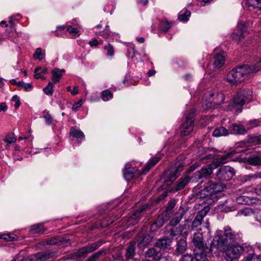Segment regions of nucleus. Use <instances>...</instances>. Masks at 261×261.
<instances>
[{"instance_id": "41", "label": "nucleus", "mask_w": 261, "mask_h": 261, "mask_svg": "<svg viewBox=\"0 0 261 261\" xmlns=\"http://www.w3.org/2000/svg\"><path fill=\"white\" fill-rule=\"evenodd\" d=\"M189 220L187 219L185 220V223L182 225H179L180 228H181V232L184 231V234L187 235L189 231H190V225H189Z\"/></svg>"}, {"instance_id": "17", "label": "nucleus", "mask_w": 261, "mask_h": 261, "mask_svg": "<svg viewBox=\"0 0 261 261\" xmlns=\"http://www.w3.org/2000/svg\"><path fill=\"white\" fill-rule=\"evenodd\" d=\"M136 242L133 241H132L127 244L125 254V257L126 260L135 259L134 257L136 254Z\"/></svg>"}, {"instance_id": "31", "label": "nucleus", "mask_w": 261, "mask_h": 261, "mask_svg": "<svg viewBox=\"0 0 261 261\" xmlns=\"http://www.w3.org/2000/svg\"><path fill=\"white\" fill-rule=\"evenodd\" d=\"M212 97L213 98V102L219 106L222 103H223L224 100V95L223 93L221 92L214 93L211 94Z\"/></svg>"}, {"instance_id": "55", "label": "nucleus", "mask_w": 261, "mask_h": 261, "mask_svg": "<svg viewBox=\"0 0 261 261\" xmlns=\"http://www.w3.org/2000/svg\"><path fill=\"white\" fill-rule=\"evenodd\" d=\"M12 100L14 101H15V104L14 105L15 108L16 109L18 108L20 105V102L19 97L17 96V95H14L12 97Z\"/></svg>"}, {"instance_id": "28", "label": "nucleus", "mask_w": 261, "mask_h": 261, "mask_svg": "<svg viewBox=\"0 0 261 261\" xmlns=\"http://www.w3.org/2000/svg\"><path fill=\"white\" fill-rule=\"evenodd\" d=\"M247 162L252 166L261 165V155L256 154L250 155L247 158Z\"/></svg>"}, {"instance_id": "30", "label": "nucleus", "mask_w": 261, "mask_h": 261, "mask_svg": "<svg viewBox=\"0 0 261 261\" xmlns=\"http://www.w3.org/2000/svg\"><path fill=\"white\" fill-rule=\"evenodd\" d=\"M65 72L64 69H60L59 68H55L52 71V81L55 84L59 82L60 79L62 77V72Z\"/></svg>"}, {"instance_id": "4", "label": "nucleus", "mask_w": 261, "mask_h": 261, "mask_svg": "<svg viewBox=\"0 0 261 261\" xmlns=\"http://www.w3.org/2000/svg\"><path fill=\"white\" fill-rule=\"evenodd\" d=\"M102 242L101 241L89 244L85 247L80 248L77 251L68 254L67 258L68 259H76L79 258L85 257L88 254L93 252L97 250L102 245Z\"/></svg>"}, {"instance_id": "47", "label": "nucleus", "mask_w": 261, "mask_h": 261, "mask_svg": "<svg viewBox=\"0 0 261 261\" xmlns=\"http://www.w3.org/2000/svg\"><path fill=\"white\" fill-rule=\"evenodd\" d=\"M104 49L107 51V55L109 56H113L114 54V49L113 46L109 44L104 47Z\"/></svg>"}, {"instance_id": "7", "label": "nucleus", "mask_w": 261, "mask_h": 261, "mask_svg": "<svg viewBox=\"0 0 261 261\" xmlns=\"http://www.w3.org/2000/svg\"><path fill=\"white\" fill-rule=\"evenodd\" d=\"M192 243L193 247H194V255L202 254V253L206 254L207 248L201 233L198 232L194 233L192 239Z\"/></svg>"}, {"instance_id": "2", "label": "nucleus", "mask_w": 261, "mask_h": 261, "mask_svg": "<svg viewBox=\"0 0 261 261\" xmlns=\"http://www.w3.org/2000/svg\"><path fill=\"white\" fill-rule=\"evenodd\" d=\"M236 239L237 236L235 232L227 226L224 228L223 235L215 237L213 241L211 244L210 250L211 252L225 250L227 246L232 245L236 241Z\"/></svg>"}, {"instance_id": "62", "label": "nucleus", "mask_w": 261, "mask_h": 261, "mask_svg": "<svg viewBox=\"0 0 261 261\" xmlns=\"http://www.w3.org/2000/svg\"><path fill=\"white\" fill-rule=\"evenodd\" d=\"M24 257L20 254L17 255L12 261H25Z\"/></svg>"}, {"instance_id": "43", "label": "nucleus", "mask_w": 261, "mask_h": 261, "mask_svg": "<svg viewBox=\"0 0 261 261\" xmlns=\"http://www.w3.org/2000/svg\"><path fill=\"white\" fill-rule=\"evenodd\" d=\"M54 84L53 83L49 82L48 85L43 88L44 92L48 95H51L54 92Z\"/></svg>"}, {"instance_id": "48", "label": "nucleus", "mask_w": 261, "mask_h": 261, "mask_svg": "<svg viewBox=\"0 0 261 261\" xmlns=\"http://www.w3.org/2000/svg\"><path fill=\"white\" fill-rule=\"evenodd\" d=\"M34 58L36 59L41 60L44 58V55L42 53L41 48H37L34 54Z\"/></svg>"}, {"instance_id": "21", "label": "nucleus", "mask_w": 261, "mask_h": 261, "mask_svg": "<svg viewBox=\"0 0 261 261\" xmlns=\"http://www.w3.org/2000/svg\"><path fill=\"white\" fill-rule=\"evenodd\" d=\"M167 215V213H163L159 215L156 220L153 222L152 225H155L157 228L162 227L165 222L168 221L170 218V216Z\"/></svg>"}, {"instance_id": "1", "label": "nucleus", "mask_w": 261, "mask_h": 261, "mask_svg": "<svg viewBox=\"0 0 261 261\" xmlns=\"http://www.w3.org/2000/svg\"><path fill=\"white\" fill-rule=\"evenodd\" d=\"M261 66L256 64L253 65L243 64L232 69L228 74L227 81L233 85H238L248 80L253 74L258 72Z\"/></svg>"}, {"instance_id": "37", "label": "nucleus", "mask_w": 261, "mask_h": 261, "mask_svg": "<svg viewBox=\"0 0 261 261\" xmlns=\"http://www.w3.org/2000/svg\"><path fill=\"white\" fill-rule=\"evenodd\" d=\"M70 134V135L77 139H82L85 137L83 133L81 130L74 127L71 129Z\"/></svg>"}, {"instance_id": "8", "label": "nucleus", "mask_w": 261, "mask_h": 261, "mask_svg": "<svg viewBox=\"0 0 261 261\" xmlns=\"http://www.w3.org/2000/svg\"><path fill=\"white\" fill-rule=\"evenodd\" d=\"M225 252V259L227 261H233L239 257L244 251V248L240 245H230L225 248V250H220Z\"/></svg>"}, {"instance_id": "51", "label": "nucleus", "mask_w": 261, "mask_h": 261, "mask_svg": "<svg viewBox=\"0 0 261 261\" xmlns=\"http://www.w3.org/2000/svg\"><path fill=\"white\" fill-rule=\"evenodd\" d=\"M249 137V141L251 143H257L261 144V135L258 136H248Z\"/></svg>"}, {"instance_id": "27", "label": "nucleus", "mask_w": 261, "mask_h": 261, "mask_svg": "<svg viewBox=\"0 0 261 261\" xmlns=\"http://www.w3.org/2000/svg\"><path fill=\"white\" fill-rule=\"evenodd\" d=\"M211 164L207 167H202L199 171L201 173L202 178H208L213 173V170L215 168Z\"/></svg>"}, {"instance_id": "61", "label": "nucleus", "mask_w": 261, "mask_h": 261, "mask_svg": "<svg viewBox=\"0 0 261 261\" xmlns=\"http://www.w3.org/2000/svg\"><path fill=\"white\" fill-rule=\"evenodd\" d=\"M3 24H5L6 27L9 26L12 28L13 26V22L12 20H10L9 23H7L6 21L3 20L0 22V25L2 26Z\"/></svg>"}, {"instance_id": "14", "label": "nucleus", "mask_w": 261, "mask_h": 261, "mask_svg": "<svg viewBox=\"0 0 261 261\" xmlns=\"http://www.w3.org/2000/svg\"><path fill=\"white\" fill-rule=\"evenodd\" d=\"M188 246L187 240L185 238H181L176 240L175 254L176 255L184 253L187 250Z\"/></svg>"}, {"instance_id": "38", "label": "nucleus", "mask_w": 261, "mask_h": 261, "mask_svg": "<svg viewBox=\"0 0 261 261\" xmlns=\"http://www.w3.org/2000/svg\"><path fill=\"white\" fill-rule=\"evenodd\" d=\"M135 169L134 168L125 169L123 172L124 178L127 180L133 179L135 174Z\"/></svg>"}, {"instance_id": "15", "label": "nucleus", "mask_w": 261, "mask_h": 261, "mask_svg": "<svg viewBox=\"0 0 261 261\" xmlns=\"http://www.w3.org/2000/svg\"><path fill=\"white\" fill-rule=\"evenodd\" d=\"M173 241L172 238L168 237H164L156 240L154 246L161 249H166L170 248Z\"/></svg>"}, {"instance_id": "42", "label": "nucleus", "mask_w": 261, "mask_h": 261, "mask_svg": "<svg viewBox=\"0 0 261 261\" xmlns=\"http://www.w3.org/2000/svg\"><path fill=\"white\" fill-rule=\"evenodd\" d=\"M245 261H261V255H256L254 253H250L245 257Z\"/></svg>"}, {"instance_id": "53", "label": "nucleus", "mask_w": 261, "mask_h": 261, "mask_svg": "<svg viewBox=\"0 0 261 261\" xmlns=\"http://www.w3.org/2000/svg\"><path fill=\"white\" fill-rule=\"evenodd\" d=\"M200 179H202V177L199 170L194 172L191 177V179H192L194 181H197Z\"/></svg>"}, {"instance_id": "16", "label": "nucleus", "mask_w": 261, "mask_h": 261, "mask_svg": "<svg viewBox=\"0 0 261 261\" xmlns=\"http://www.w3.org/2000/svg\"><path fill=\"white\" fill-rule=\"evenodd\" d=\"M206 214V211H201L196 216L190 225V231L197 230L202 223V221Z\"/></svg>"}, {"instance_id": "6", "label": "nucleus", "mask_w": 261, "mask_h": 261, "mask_svg": "<svg viewBox=\"0 0 261 261\" xmlns=\"http://www.w3.org/2000/svg\"><path fill=\"white\" fill-rule=\"evenodd\" d=\"M195 111L192 109L186 116L185 121L179 127V132L182 136L189 135L194 129V119Z\"/></svg>"}, {"instance_id": "57", "label": "nucleus", "mask_w": 261, "mask_h": 261, "mask_svg": "<svg viewBox=\"0 0 261 261\" xmlns=\"http://www.w3.org/2000/svg\"><path fill=\"white\" fill-rule=\"evenodd\" d=\"M237 201L238 203H240L242 204H246L247 203L248 201H245L244 196H240L238 197Z\"/></svg>"}, {"instance_id": "44", "label": "nucleus", "mask_w": 261, "mask_h": 261, "mask_svg": "<svg viewBox=\"0 0 261 261\" xmlns=\"http://www.w3.org/2000/svg\"><path fill=\"white\" fill-rule=\"evenodd\" d=\"M171 24L168 21L162 20L161 22L160 28L161 30L164 32H167L169 28L171 27Z\"/></svg>"}, {"instance_id": "40", "label": "nucleus", "mask_w": 261, "mask_h": 261, "mask_svg": "<svg viewBox=\"0 0 261 261\" xmlns=\"http://www.w3.org/2000/svg\"><path fill=\"white\" fill-rule=\"evenodd\" d=\"M101 97L103 101H108L113 98V93L108 89L103 90L101 93Z\"/></svg>"}, {"instance_id": "12", "label": "nucleus", "mask_w": 261, "mask_h": 261, "mask_svg": "<svg viewBox=\"0 0 261 261\" xmlns=\"http://www.w3.org/2000/svg\"><path fill=\"white\" fill-rule=\"evenodd\" d=\"M68 240L63 237L56 236L42 240L39 242V244L43 246L47 245H53L59 243L63 245H66L68 243Z\"/></svg>"}, {"instance_id": "54", "label": "nucleus", "mask_w": 261, "mask_h": 261, "mask_svg": "<svg viewBox=\"0 0 261 261\" xmlns=\"http://www.w3.org/2000/svg\"><path fill=\"white\" fill-rule=\"evenodd\" d=\"M44 118L45 120V122L48 125H50L53 122V118L51 116V115L47 113L44 116Z\"/></svg>"}, {"instance_id": "3", "label": "nucleus", "mask_w": 261, "mask_h": 261, "mask_svg": "<svg viewBox=\"0 0 261 261\" xmlns=\"http://www.w3.org/2000/svg\"><path fill=\"white\" fill-rule=\"evenodd\" d=\"M252 92L249 89L239 90L234 96L232 106L237 109L238 112H241V107L252 98Z\"/></svg>"}, {"instance_id": "18", "label": "nucleus", "mask_w": 261, "mask_h": 261, "mask_svg": "<svg viewBox=\"0 0 261 261\" xmlns=\"http://www.w3.org/2000/svg\"><path fill=\"white\" fill-rule=\"evenodd\" d=\"M144 256L145 257L152 258L154 260H159L162 258V253L154 248L151 247L144 252Z\"/></svg>"}, {"instance_id": "33", "label": "nucleus", "mask_w": 261, "mask_h": 261, "mask_svg": "<svg viewBox=\"0 0 261 261\" xmlns=\"http://www.w3.org/2000/svg\"><path fill=\"white\" fill-rule=\"evenodd\" d=\"M45 230L43 225L41 224H36L32 225L30 230L31 234L42 233Z\"/></svg>"}, {"instance_id": "46", "label": "nucleus", "mask_w": 261, "mask_h": 261, "mask_svg": "<svg viewBox=\"0 0 261 261\" xmlns=\"http://www.w3.org/2000/svg\"><path fill=\"white\" fill-rule=\"evenodd\" d=\"M17 239V237L16 236H13L12 234H3L2 235H0V239H3L7 241H13L16 240Z\"/></svg>"}, {"instance_id": "50", "label": "nucleus", "mask_w": 261, "mask_h": 261, "mask_svg": "<svg viewBox=\"0 0 261 261\" xmlns=\"http://www.w3.org/2000/svg\"><path fill=\"white\" fill-rule=\"evenodd\" d=\"M195 261H208L206 254L194 255Z\"/></svg>"}, {"instance_id": "58", "label": "nucleus", "mask_w": 261, "mask_h": 261, "mask_svg": "<svg viewBox=\"0 0 261 261\" xmlns=\"http://www.w3.org/2000/svg\"><path fill=\"white\" fill-rule=\"evenodd\" d=\"M82 105V100H80L76 103L74 104L72 107V110L76 111L77 109L80 107Z\"/></svg>"}, {"instance_id": "59", "label": "nucleus", "mask_w": 261, "mask_h": 261, "mask_svg": "<svg viewBox=\"0 0 261 261\" xmlns=\"http://www.w3.org/2000/svg\"><path fill=\"white\" fill-rule=\"evenodd\" d=\"M41 69V67H37L35 69V75H34V77L35 79H39L40 77H41V74H40V72H38V71H39Z\"/></svg>"}, {"instance_id": "35", "label": "nucleus", "mask_w": 261, "mask_h": 261, "mask_svg": "<svg viewBox=\"0 0 261 261\" xmlns=\"http://www.w3.org/2000/svg\"><path fill=\"white\" fill-rule=\"evenodd\" d=\"M228 130L223 126L216 128L213 132V135L215 137H221L228 135Z\"/></svg>"}, {"instance_id": "49", "label": "nucleus", "mask_w": 261, "mask_h": 261, "mask_svg": "<svg viewBox=\"0 0 261 261\" xmlns=\"http://www.w3.org/2000/svg\"><path fill=\"white\" fill-rule=\"evenodd\" d=\"M67 31L75 37H77L80 35L79 31L76 28H73L70 25L67 27Z\"/></svg>"}, {"instance_id": "52", "label": "nucleus", "mask_w": 261, "mask_h": 261, "mask_svg": "<svg viewBox=\"0 0 261 261\" xmlns=\"http://www.w3.org/2000/svg\"><path fill=\"white\" fill-rule=\"evenodd\" d=\"M179 261H194V257L189 254H185L181 256Z\"/></svg>"}, {"instance_id": "24", "label": "nucleus", "mask_w": 261, "mask_h": 261, "mask_svg": "<svg viewBox=\"0 0 261 261\" xmlns=\"http://www.w3.org/2000/svg\"><path fill=\"white\" fill-rule=\"evenodd\" d=\"M248 25V22H245L244 24L241 22H239L238 28L240 31V34H234L233 35V38L236 39L238 42H239L241 39L244 38L243 33L245 31Z\"/></svg>"}, {"instance_id": "34", "label": "nucleus", "mask_w": 261, "mask_h": 261, "mask_svg": "<svg viewBox=\"0 0 261 261\" xmlns=\"http://www.w3.org/2000/svg\"><path fill=\"white\" fill-rule=\"evenodd\" d=\"M184 215V212L182 211L181 212L177 214V215L172 218L170 220L169 226H176L179 222L181 221Z\"/></svg>"}, {"instance_id": "45", "label": "nucleus", "mask_w": 261, "mask_h": 261, "mask_svg": "<svg viewBox=\"0 0 261 261\" xmlns=\"http://www.w3.org/2000/svg\"><path fill=\"white\" fill-rule=\"evenodd\" d=\"M4 141L7 142L8 145L15 143L16 141V138L14 137V134L10 133L7 135Z\"/></svg>"}, {"instance_id": "19", "label": "nucleus", "mask_w": 261, "mask_h": 261, "mask_svg": "<svg viewBox=\"0 0 261 261\" xmlns=\"http://www.w3.org/2000/svg\"><path fill=\"white\" fill-rule=\"evenodd\" d=\"M246 4L252 8L257 15H261V0H246Z\"/></svg>"}, {"instance_id": "56", "label": "nucleus", "mask_w": 261, "mask_h": 261, "mask_svg": "<svg viewBox=\"0 0 261 261\" xmlns=\"http://www.w3.org/2000/svg\"><path fill=\"white\" fill-rule=\"evenodd\" d=\"M113 256L115 259L118 260L123 259V256L122 255L121 252H117L115 254H114Z\"/></svg>"}, {"instance_id": "13", "label": "nucleus", "mask_w": 261, "mask_h": 261, "mask_svg": "<svg viewBox=\"0 0 261 261\" xmlns=\"http://www.w3.org/2000/svg\"><path fill=\"white\" fill-rule=\"evenodd\" d=\"M153 237L150 234H143L137 241V246L139 248L143 249L149 245L153 241Z\"/></svg>"}, {"instance_id": "39", "label": "nucleus", "mask_w": 261, "mask_h": 261, "mask_svg": "<svg viewBox=\"0 0 261 261\" xmlns=\"http://www.w3.org/2000/svg\"><path fill=\"white\" fill-rule=\"evenodd\" d=\"M176 203V201L175 199H172L170 200L163 213H167V215H169L171 216L172 210L175 206Z\"/></svg>"}, {"instance_id": "11", "label": "nucleus", "mask_w": 261, "mask_h": 261, "mask_svg": "<svg viewBox=\"0 0 261 261\" xmlns=\"http://www.w3.org/2000/svg\"><path fill=\"white\" fill-rule=\"evenodd\" d=\"M55 253L50 251L38 252L30 255L25 261H45L55 255Z\"/></svg>"}, {"instance_id": "63", "label": "nucleus", "mask_w": 261, "mask_h": 261, "mask_svg": "<svg viewBox=\"0 0 261 261\" xmlns=\"http://www.w3.org/2000/svg\"><path fill=\"white\" fill-rule=\"evenodd\" d=\"M191 15V12L189 10H186L184 13H182V12H180L178 16H184V17H187L190 16Z\"/></svg>"}, {"instance_id": "23", "label": "nucleus", "mask_w": 261, "mask_h": 261, "mask_svg": "<svg viewBox=\"0 0 261 261\" xmlns=\"http://www.w3.org/2000/svg\"><path fill=\"white\" fill-rule=\"evenodd\" d=\"M232 153L229 152L225 155L220 157L219 158L215 159L213 160V163L211 164L214 168L215 169L218 166H222L227 162V160L231 156Z\"/></svg>"}, {"instance_id": "9", "label": "nucleus", "mask_w": 261, "mask_h": 261, "mask_svg": "<svg viewBox=\"0 0 261 261\" xmlns=\"http://www.w3.org/2000/svg\"><path fill=\"white\" fill-rule=\"evenodd\" d=\"M225 186L220 182L212 183L206 186L200 192V195L207 197L215 194L223 190Z\"/></svg>"}, {"instance_id": "5", "label": "nucleus", "mask_w": 261, "mask_h": 261, "mask_svg": "<svg viewBox=\"0 0 261 261\" xmlns=\"http://www.w3.org/2000/svg\"><path fill=\"white\" fill-rule=\"evenodd\" d=\"M182 170V166L179 163H175L171 165L164 173V184L162 186V189H166L178 176Z\"/></svg>"}, {"instance_id": "25", "label": "nucleus", "mask_w": 261, "mask_h": 261, "mask_svg": "<svg viewBox=\"0 0 261 261\" xmlns=\"http://www.w3.org/2000/svg\"><path fill=\"white\" fill-rule=\"evenodd\" d=\"M231 133L238 135H244L247 133V130L241 124H232L230 126Z\"/></svg>"}, {"instance_id": "60", "label": "nucleus", "mask_w": 261, "mask_h": 261, "mask_svg": "<svg viewBox=\"0 0 261 261\" xmlns=\"http://www.w3.org/2000/svg\"><path fill=\"white\" fill-rule=\"evenodd\" d=\"M23 88L25 91H31L33 88V85L31 83H25Z\"/></svg>"}, {"instance_id": "36", "label": "nucleus", "mask_w": 261, "mask_h": 261, "mask_svg": "<svg viewBox=\"0 0 261 261\" xmlns=\"http://www.w3.org/2000/svg\"><path fill=\"white\" fill-rule=\"evenodd\" d=\"M171 227L169 228L168 230V234L169 236L172 238L177 236L181 233V228L180 226L175 227V226H171Z\"/></svg>"}, {"instance_id": "64", "label": "nucleus", "mask_w": 261, "mask_h": 261, "mask_svg": "<svg viewBox=\"0 0 261 261\" xmlns=\"http://www.w3.org/2000/svg\"><path fill=\"white\" fill-rule=\"evenodd\" d=\"M98 42L97 39H94L92 41H89V44L91 47L96 46L98 45Z\"/></svg>"}, {"instance_id": "10", "label": "nucleus", "mask_w": 261, "mask_h": 261, "mask_svg": "<svg viewBox=\"0 0 261 261\" xmlns=\"http://www.w3.org/2000/svg\"><path fill=\"white\" fill-rule=\"evenodd\" d=\"M234 169L229 166L221 168L217 173V178L221 180H229L234 175Z\"/></svg>"}, {"instance_id": "26", "label": "nucleus", "mask_w": 261, "mask_h": 261, "mask_svg": "<svg viewBox=\"0 0 261 261\" xmlns=\"http://www.w3.org/2000/svg\"><path fill=\"white\" fill-rule=\"evenodd\" d=\"M147 207V205H143L137 210L135 211L130 217L129 221L134 220V223H137L141 217V213L144 212Z\"/></svg>"}, {"instance_id": "20", "label": "nucleus", "mask_w": 261, "mask_h": 261, "mask_svg": "<svg viewBox=\"0 0 261 261\" xmlns=\"http://www.w3.org/2000/svg\"><path fill=\"white\" fill-rule=\"evenodd\" d=\"M191 180V177L186 175L179 178L175 186V191H177L184 189Z\"/></svg>"}, {"instance_id": "22", "label": "nucleus", "mask_w": 261, "mask_h": 261, "mask_svg": "<svg viewBox=\"0 0 261 261\" xmlns=\"http://www.w3.org/2000/svg\"><path fill=\"white\" fill-rule=\"evenodd\" d=\"M161 159V156L153 157L147 164L146 166L143 169L142 171L139 174L141 175L146 174L153 167H154Z\"/></svg>"}, {"instance_id": "32", "label": "nucleus", "mask_w": 261, "mask_h": 261, "mask_svg": "<svg viewBox=\"0 0 261 261\" xmlns=\"http://www.w3.org/2000/svg\"><path fill=\"white\" fill-rule=\"evenodd\" d=\"M106 254V250L102 249L89 256L86 261H96L101 256L105 255Z\"/></svg>"}, {"instance_id": "29", "label": "nucleus", "mask_w": 261, "mask_h": 261, "mask_svg": "<svg viewBox=\"0 0 261 261\" xmlns=\"http://www.w3.org/2000/svg\"><path fill=\"white\" fill-rule=\"evenodd\" d=\"M213 65L215 68H219L224 64V56L221 54H217L214 57Z\"/></svg>"}]
</instances>
